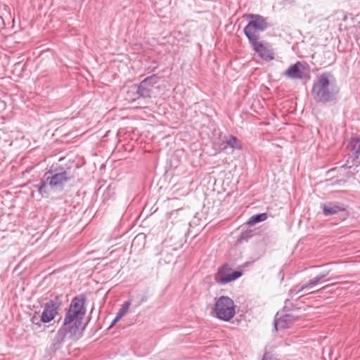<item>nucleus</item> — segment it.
<instances>
[{"label":"nucleus","mask_w":360,"mask_h":360,"mask_svg":"<svg viewBox=\"0 0 360 360\" xmlns=\"http://www.w3.org/2000/svg\"><path fill=\"white\" fill-rule=\"evenodd\" d=\"M86 298L80 295L74 297L67 310L61 327L69 330L70 337L77 339L80 336L82 322L86 314Z\"/></svg>","instance_id":"obj_1"},{"label":"nucleus","mask_w":360,"mask_h":360,"mask_svg":"<svg viewBox=\"0 0 360 360\" xmlns=\"http://www.w3.org/2000/svg\"><path fill=\"white\" fill-rule=\"evenodd\" d=\"M339 93L335 79L329 72L321 74L314 82L311 94L314 98L320 103H328L335 99Z\"/></svg>","instance_id":"obj_2"},{"label":"nucleus","mask_w":360,"mask_h":360,"mask_svg":"<svg viewBox=\"0 0 360 360\" xmlns=\"http://www.w3.org/2000/svg\"><path fill=\"white\" fill-rule=\"evenodd\" d=\"M248 18L250 19L243 29V32L248 41L259 39V33L264 32L269 25L267 18L257 14H249Z\"/></svg>","instance_id":"obj_3"},{"label":"nucleus","mask_w":360,"mask_h":360,"mask_svg":"<svg viewBox=\"0 0 360 360\" xmlns=\"http://www.w3.org/2000/svg\"><path fill=\"white\" fill-rule=\"evenodd\" d=\"M214 310L216 317L224 321H229L236 314L234 302L227 296H221L217 299Z\"/></svg>","instance_id":"obj_4"},{"label":"nucleus","mask_w":360,"mask_h":360,"mask_svg":"<svg viewBox=\"0 0 360 360\" xmlns=\"http://www.w3.org/2000/svg\"><path fill=\"white\" fill-rule=\"evenodd\" d=\"M62 301L58 296L51 297L43 306L40 321L44 323L51 322L58 314Z\"/></svg>","instance_id":"obj_5"},{"label":"nucleus","mask_w":360,"mask_h":360,"mask_svg":"<svg viewBox=\"0 0 360 360\" xmlns=\"http://www.w3.org/2000/svg\"><path fill=\"white\" fill-rule=\"evenodd\" d=\"M160 77L157 75H152L142 80L138 85L134 86L136 98H150L155 84L159 82Z\"/></svg>","instance_id":"obj_6"},{"label":"nucleus","mask_w":360,"mask_h":360,"mask_svg":"<svg viewBox=\"0 0 360 360\" xmlns=\"http://www.w3.org/2000/svg\"><path fill=\"white\" fill-rule=\"evenodd\" d=\"M45 176L48 179L50 188L59 191L63 190L65 184L73 177L70 172L67 170H63L54 174H52V172L49 171L45 174Z\"/></svg>","instance_id":"obj_7"},{"label":"nucleus","mask_w":360,"mask_h":360,"mask_svg":"<svg viewBox=\"0 0 360 360\" xmlns=\"http://www.w3.org/2000/svg\"><path fill=\"white\" fill-rule=\"evenodd\" d=\"M67 338H71L70 337L69 330L60 326L57 330L56 335L52 339L50 346L47 349L49 354L52 355L60 350Z\"/></svg>","instance_id":"obj_8"},{"label":"nucleus","mask_w":360,"mask_h":360,"mask_svg":"<svg viewBox=\"0 0 360 360\" xmlns=\"http://www.w3.org/2000/svg\"><path fill=\"white\" fill-rule=\"evenodd\" d=\"M321 207L325 216H331L346 210V205L340 202H326Z\"/></svg>","instance_id":"obj_9"},{"label":"nucleus","mask_w":360,"mask_h":360,"mask_svg":"<svg viewBox=\"0 0 360 360\" xmlns=\"http://www.w3.org/2000/svg\"><path fill=\"white\" fill-rule=\"evenodd\" d=\"M306 68L300 62H297L290 65L285 72L284 75L292 79H304L307 76Z\"/></svg>","instance_id":"obj_10"},{"label":"nucleus","mask_w":360,"mask_h":360,"mask_svg":"<svg viewBox=\"0 0 360 360\" xmlns=\"http://www.w3.org/2000/svg\"><path fill=\"white\" fill-rule=\"evenodd\" d=\"M249 43L253 50L264 60H271L274 58L272 52L268 49L262 41L256 39L255 41H249Z\"/></svg>","instance_id":"obj_11"},{"label":"nucleus","mask_w":360,"mask_h":360,"mask_svg":"<svg viewBox=\"0 0 360 360\" xmlns=\"http://www.w3.org/2000/svg\"><path fill=\"white\" fill-rule=\"evenodd\" d=\"M328 275V273L321 274L316 277L313 278L307 283L302 285H297L290 290V295L292 297L295 295L304 291V290H309L315 286L321 279L325 278Z\"/></svg>","instance_id":"obj_12"},{"label":"nucleus","mask_w":360,"mask_h":360,"mask_svg":"<svg viewBox=\"0 0 360 360\" xmlns=\"http://www.w3.org/2000/svg\"><path fill=\"white\" fill-rule=\"evenodd\" d=\"M295 320V317L290 314H285L279 317H276L275 320V328L276 330L290 328Z\"/></svg>","instance_id":"obj_13"},{"label":"nucleus","mask_w":360,"mask_h":360,"mask_svg":"<svg viewBox=\"0 0 360 360\" xmlns=\"http://www.w3.org/2000/svg\"><path fill=\"white\" fill-rule=\"evenodd\" d=\"M35 187L37 188L39 194L43 198H47L49 194V186L48 182V179L46 176H44V178L41 181V184L39 185H36Z\"/></svg>","instance_id":"obj_14"},{"label":"nucleus","mask_w":360,"mask_h":360,"mask_svg":"<svg viewBox=\"0 0 360 360\" xmlns=\"http://www.w3.org/2000/svg\"><path fill=\"white\" fill-rule=\"evenodd\" d=\"M267 219L266 213H260L252 216L248 221L249 226H254L257 223L265 221Z\"/></svg>","instance_id":"obj_15"},{"label":"nucleus","mask_w":360,"mask_h":360,"mask_svg":"<svg viewBox=\"0 0 360 360\" xmlns=\"http://www.w3.org/2000/svg\"><path fill=\"white\" fill-rule=\"evenodd\" d=\"M242 275V272L239 271H234L230 274H228L226 275L224 278H222L219 283L221 284H225L227 283H229L231 281H233L238 278H239Z\"/></svg>","instance_id":"obj_16"},{"label":"nucleus","mask_w":360,"mask_h":360,"mask_svg":"<svg viewBox=\"0 0 360 360\" xmlns=\"http://www.w3.org/2000/svg\"><path fill=\"white\" fill-rule=\"evenodd\" d=\"M226 143L229 146L234 149H240L241 144L238 139L234 136H230L226 139Z\"/></svg>","instance_id":"obj_17"},{"label":"nucleus","mask_w":360,"mask_h":360,"mask_svg":"<svg viewBox=\"0 0 360 360\" xmlns=\"http://www.w3.org/2000/svg\"><path fill=\"white\" fill-rule=\"evenodd\" d=\"M349 147L356 154H360V139L354 138L351 139L349 143Z\"/></svg>","instance_id":"obj_18"},{"label":"nucleus","mask_w":360,"mask_h":360,"mask_svg":"<svg viewBox=\"0 0 360 360\" xmlns=\"http://www.w3.org/2000/svg\"><path fill=\"white\" fill-rule=\"evenodd\" d=\"M130 305H131V300H127L122 304L120 309H119V311L117 314V319H121L123 316H124V314L129 310Z\"/></svg>","instance_id":"obj_19"},{"label":"nucleus","mask_w":360,"mask_h":360,"mask_svg":"<svg viewBox=\"0 0 360 360\" xmlns=\"http://www.w3.org/2000/svg\"><path fill=\"white\" fill-rule=\"evenodd\" d=\"M31 321H32V323L33 324L32 330H38V329L41 328V324L39 322L37 321V318L35 316H34L32 318Z\"/></svg>","instance_id":"obj_20"},{"label":"nucleus","mask_w":360,"mask_h":360,"mask_svg":"<svg viewBox=\"0 0 360 360\" xmlns=\"http://www.w3.org/2000/svg\"><path fill=\"white\" fill-rule=\"evenodd\" d=\"M262 360H276V358L269 352H266L263 356Z\"/></svg>","instance_id":"obj_21"},{"label":"nucleus","mask_w":360,"mask_h":360,"mask_svg":"<svg viewBox=\"0 0 360 360\" xmlns=\"http://www.w3.org/2000/svg\"><path fill=\"white\" fill-rule=\"evenodd\" d=\"M145 236H142V235H138L135 237V238L133 240V243H132V245H134V243H136V241L137 240H143L144 239Z\"/></svg>","instance_id":"obj_22"},{"label":"nucleus","mask_w":360,"mask_h":360,"mask_svg":"<svg viewBox=\"0 0 360 360\" xmlns=\"http://www.w3.org/2000/svg\"><path fill=\"white\" fill-rule=\"evenodd\" d=\"M120 320V319H117V315H116V316L115 317V319H113L112 323L110 324V328H111L112 326H113L117 321H119Z\"/></svg>","instance_id":"obj_23"}]
</instances>
